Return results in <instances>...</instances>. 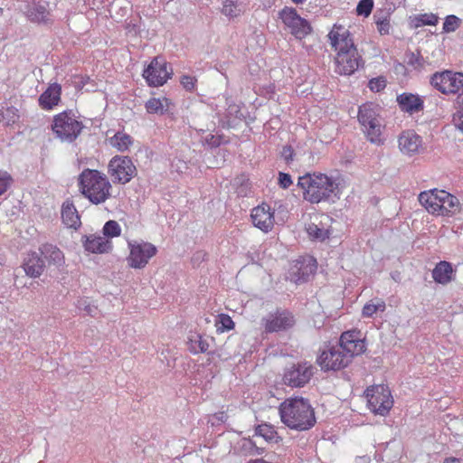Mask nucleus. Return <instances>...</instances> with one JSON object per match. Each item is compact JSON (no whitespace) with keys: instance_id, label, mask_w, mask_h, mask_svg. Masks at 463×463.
I'll use <instances>...</instances> for the list:
<instances>
[{"instance_id":"obj_27","label":"nucleus","mask_w":463,"mask_h":463,"mask_svg":"<svg viewBox=\"0 0 463 463\" xmlns=\"http://www.w3.org/2000/svg\"><path fill=\"white\" fill-rule=\"evenodd\" d=\"M455 272L450 262L442 260L437 263L433 269L432 278L437 283L446 285L454 280Z\"/></svg>"},{"instance_id":"obj_3","label":"nucleus","mask_w":463,"mask_h":463,"mask_svg":"<svg viewBox=\"0 0 463 463\" xmlns=\"http://www.w3.org/2000/svg\"><path fill=\"white\" fill-rule=\"evenodd\" d=\"M78 186L81 194L93 204L103 203L111 196V184L96 169H84L78 177Z\"/></svg>"},{"instance_id":"obj_31","label":"nucleus","mask_w":463,"mask_h":463,"mask_svg":"<svg viewBox=\"0 0 463 463\" xmlns=\"http://www.w3.org/2000/svg\"><path fill=\"white\" fill-rule=\"evenodd\" d=\"M246 10V5L240 0H223L222 14L230 19L241 15Z\"/></svg>"},{"instance_id":"obj_10","label":"nucleus","mask_w":463,"mask_h":463,"mask_svg":"<svg viewBox=\"0 0 463 463\" xmlns=\"http://www.w3.org/2000/svg\"><path fill=\"white\" fill-rule=\"evenodd\" d=\"M279 16L297 39H303L312 32L309 22L302 18L293 7L285 6L279 11Z\"/></svg>"},{"instance_id":"obj_22","label":"nucleus","mask_w":463,"mask_h":463,"mask_svg":"<svg viewBox=\"0 0 463 463\" xmlns=\"http://www.w3.org/2000/svg\"><path fill=\"white\" fill-rule=\"evenodd\" d=\"M398 141L401 151L409 156L416 154L422 143L421 137L411 130L402 132Z\"/></svg>"},{"instance_id":"obj_11","label":"nucleus","mask_w":463,"mask_h":463,"mask_svg":"<svg viewBox=\"0 0 463 463\" xmlns=\"http://www.w3.org/2000/svg\"><path fill=\"white\" fill-rule=\"evenodd\" d=\"M366 396L369 408L375 414L385 416L393 405L391 392L383 385H378L372 390L367 389Z\"/></svg>"},{"instance_id":"obj_34","label":"nucleus","mask_w":463,"mask_h":463,"mask_svg":"<svg viewBox=\"0 0 463 463\" xmlns=\"http://www.w3.org/2000/svg\"><path fill=\"white\" fill-rule=\"evenodd\" d=\"M255 435L262 437L266 441L278 442V434L277 431L271 425L269 424H260L255 428Z\"/></svg>"},{"instance_id":"obj_49","label":"nucleus","mask_w":463,"mask_h":463,"mask_svg":"<svg viewBox=\"0 0 463 463\" xmlns=\"http://www.w3.org/2000/svg\"><path fill=\"white\" fill-rule=\"evenodd\" d=\"M294 150L291 146H285L281 151V156L287 163L293 160Z\"/></svg>"},{"instance_id":"obj_39","label":"nucleus","mask_w":463,"mask_h":463,"mask_svg":"<svg viewBox=\"0 0 463 463\" xmlns=\"http://www.w3.org/2000/svg\"><path fill=\"white\" fill-rule=\"evenodd\" d=\"M103 237L114 238L118 237L121 233V228L118 222L109 220L103 226Z\"/></svg>"},{"instance_id":"obj_44","label":"nucleus","mask_w":463,"mask_h":463,"mask_svg":"<svg viewBox=\"0 0 463 463\" xmlns=\"http://www.w3.org/2000/svg\"><path fill=\"white\" fill-rule=\"evenodd\" d=\"M11 183V175L6 171L0 170V195L7 191Z\"/></svg>"},{"instance_id":"obj_54","label":"nucleus","mask_w":463,"mask_h":463,"mask_svg":"<svg viewBox=\"0 0 463 463\" xmlns=\"http://www.w3.org/2000/svg\"><path fill=\"white\" fill-rule=\"evenodd\" d=\"M210 144L213 146H218L220 145V142H218L213 136H212L211 137V141H210Z\"/></svg>"},{"instance_id":"obj_36","label":"nucleus","mask_w":463,"mask_h":463,"mask_svg":"<svg viewBox=\"0 0 463 463\" xmlns=\"http://www.w3.org/2000/svg\"><path fill=\"white\" fill-rule=\"evenodd\" d=\"M306 230L309 237L319 241H324L329 237L328 230L318 227V225L314 222L307 224Z\"/></svg>"},{"instance_id":"obj_53","label":"nucleus","mask_w":463,"mask_h":463,"mask_svg":"<svg viewBox=\"0 0 463 463\" xmlns=\"http://www.w3.org/2000/svg\"><path fill=\"white\" fill-rule=\"evenodd\" d=\"M444 463H463V461L456 458H446Z\"/></svg>"},{"instance_id":"obj_42","label":"nucleus","mask_w":463,"mask_h":463,"mask_svg":"<svg viewBox=\"0 0 463 463\" xmlns=\"http://www.w3.org/2000/svg\"><path fill=\"white\" fill-rule=\"evenodd\" d=\"M373 7V0H361L356 7V12L359 15L368 16Z\"/></svg>"},{"instance_id":"obj_19","label":"nucleus","mask_w":463,"mask_h":463,"mask_svg":"<svg viewBox=\"0 0 463 463\" xmlns=\"http://www.w3.org/2000/svg\"><path fill=\"white\" fill-rule=\"evenodd\" d=\"M317 269L316 259L313 257H302L297 260L290 269V276L296 283L307 281Z\"/></svg>"},{"instance_id":"obj_20","label":"nucleus","mask_w":463,"mask_h":463,"mask_svg":"<svg viewBox=\"0 0 463 463\" xmlns=\"http://www.w3.org/2000/svg\"><path fill=\"white\" fill-rule=\"evenodd\" d=\"M250 216L253 225L262 232H268L274 225V214L268 204L255 207Z\"/></svg>"},{"instance_id":"obj_40","label":"nucleus","mask_w":463,"mask_h":463,"mask_svg":"<svg viewBox=\"0 0 463 463\" xmlns=\"http://www.w3.org/2000/svg\"><path fill=\"white\" fill-rule=\"evenodd\" d=\"M460 19L456 15L450 14L445 18L443 24V32L444 33H452L455 32L460 25Z\"/></svg>"},{"instance_id":"obj_12","label":"nucleus","mask_w":463,"mask_h":463,"mask_svg":"<svg viewBox=\"0 0 463 463\" xmlns=\"http://www.w3.org/2000/svg\"><path fill=\"white\" fill-rule=\"evenodd\" d=\"M317 361L325 372L339 371L349 365L350 354H345L338 345H333L324 350Z\"/></svg>"},{"instance_id":"obj_18","label":"nucleus","mask_w":463,"mask_h":463,"mask_svg":"<svg viewBox=\"0 0 463 463\" xmlns=\"http://www.w3.org/2000/svg\"><path fill=\"white\" fill-rule=\"evenodd\" d=\"M327 37L332 49L335 52L356 47L351 33L343 25L334 24Z\"/></svg>"},{"instance_id":"obj_48","label":"nucleus","mask_w":463,"mask_h":463,"mask_svg":"<svg viewBox=\"0 0 463 463\" xmlns=\"http://www.w3.org/2000/svg\"><path fill=\"white\" fill-rule=\"evenodd\" d=\"M279 184L281 188L287 189L292 184L291 176L288 174L279 172Z\"/></svg>"},{"instance_id":"obj_35","label":"nucleus","mask_w":463,"mask_h":463,"mask_svg":"<svg viewBox=\"0 0 463 463\" xmlns=\"http://www.w3.org/2000/svg\"><path fill=\"white\" fill-rule=\"evenodd\" d=\"M411 22L415 28L424 25H436L439 22V17L435 14L426 13L415 15Z\"/></svg>"},{"instance_id":"obj_37","label":"nucleus","mask_w":463,"mask_h":463,"mask_svg":"<svg viewBox=\"0 0 463 463\" xmlns=\"http://www.w3.org/2000/svg\"><path fill=\"white\" fill-rule=\"evenodd\" d=\"M385 307L383 300L378 299L376 303L372 300L364 306L362 315L364 317H372L377 311L383 312Z\"/></svg>"},{"instance_id":"obj_5","label":"nucleus","mask_w":463,"mask_h":463,"mask_svg":"<svg viewBox=\"0 0 463 463\" xmlns=\"http://www.w3.org/2000/svg\"><path fill=\"white\" fill-rule=\"evenodd\" d=\"M379 108L373 103H365L359 107L358 121L367 138L374 144L382 143V124L379 119Z\"/></svg>"},{"instance_id":"obj_15","label":"nucleus","mask_w":463,"mask_h":463,"mask_svg":"<svg viewBox=\"0 0 463 463\" xmlns=\"http://www.w3.org/2000/svg\"><path fill=\"white\" fill-rule=\"evenodd\" d=\"M335 71L340 75H351L363 65L362 56L356 47L336 52Z\"/></svg>"},{"instance_id":"obj_8","label":"nucleus","mask_w":463,"mask_h":463,"mask_svg":"<svg viewBox=\"0 0 463 463\" xmlns=\"http://www.w3.org/2000/svg\"><path fill=\"white\" fill-rule=\"evenodd\" d=\"M129 255L127 258L128 266L133 269H143L146 266L149 260L154 257L156 252V247L147 241H128Z\"/></svg>"},{"instance_id":"obj_47","label":"nucleus","mask_w":463,"mask_h":463,"mask_svg":"<svg viewBox=\"0 0 463 463\" xmlns=\"http://www.w3.org/2000/svg\"><path fill=\"white\" fill-rule=\"evenodd\" d=\"M376 24H377V30H378V32L380 33L381 35L389 34L390 28H391V24H390L389 19H387V18L377 19L376 20Z\"/></svg>"},{"instance_id":"obj_41","label":"nucleus","mask_w":463,"mask_h":463,"mask_svg":"<svg viewBox=\"0 0 463 463\" xmlns=\"http://www.w3.org/2000/svg\"><path fill=\"white\" fill-rule=\"evenodd\" d=\"M217 331H228L234 327V322L232 317L226 314H221L219 319L216 322Z\"/></svg>"},{"instance_id":"obj_30","label":"nucleus","mask_w":463,"mask_h":463,"mask_svg":"<svg viewBox=\"0 0 463 463\" xmlns=\"http://www.w3.org/2000/svg\"><path fill=\"white\" fill-rule=\"evenodd\" d=\"M39 251L41 255L48 260L49 264L60 267L64 263V255L62 251L52 244H43L39 248Z\"/></svg>"},{"instance_id":"obj_17","label":"nucleus","mask_w":463,"mask_h":463,"mask_svg":"<svg viewBox=\"0 0 463 463\" xmlns=\"http://www.w3.org/2000/svg\"><path fill=\"white\" fill-rule=\"evenodd\" d=\"M24 13L32 23L47 24L52 22L49 3L43 0H29Z\"/></svg>"},{"instance_id":"obj_4","label":"nucleus","mask_w":463,"mask_h":463,"mask_svg":"<svg viewBox=\"0 0 463 463\" xmlns=\"http://www.w3.org/2000/svg\"><path fill=\"white\" fill-rule=\"evenodd\" d=\"M84 125L71 109L64 110L53 117L52 130L62 142L72 143L81 134Z\"/></svg>"},{"instance_id":"obj_50","label":"nucleus","mask_w":463,"mask_h":463,"mask_svg":"<svg viewBox=\"0 0 463 463\" xmlns=\"http://www.w3.org/2000/svg\"><path fill=\"white\" fill-rule=\"evenodd\" d=\"M453 121L456 128L463 133V108L454 114Z\"/></svg>"},{"instance_id":"obj_9","label":"nucleus","mask_w":463,"mask_h":463,"mask_svg":"<svg viewBox=\"0 0 463 463\" xmlns=\"http://www.w3.org/2000/svg\"><path fill=\"white\" fill-rule=\"evenodd\" d=\"M430 84L443 94H457L463 88V73L452 71L435 72Z\"/></svg>"},{"instance_id":"obj_1","label":"nucleus","mask_w":463,"mask_h":463,"mask_svg":"<svg viewBox=\"0 0 463 463\" xmlns=\"http://www.w3.org/2000/svg\"><path fill=\"white\" fill-rule=\"evenodd\" d=\"M298 186L302 190L303 198L310 203H334L340 197L339 184L326 174L307 173L298 177Z\"/></svg>"},{"instance_id":"obj_51","label":"nucleus","mask_w":463,"mask_h":463,"mask_svg":"<svg viewBox=\"0 0 463 463\" xmlns=\"http://www.w3.org/2000/svg\"><path fill=\"white\" fill-rule=\"evenodd\" d=\"M248 445H249V449H255L256 450V453L257 454H262L263 453V449H260L256 446V444L251 440V439H249L247 441Z\"/></svg>"},{"instance_id":"obj_16","label":"nucleus","mask_w":463,"mask_h":463,"mask_svg":"<svg viewBox=\"0 0 463 463\" xmlns=\"http://www.w3.org/2000/svg\"><path fill=\"white\" fill-rule=\"evenodd\" d=\"M338 347L345 354H350V363L354 356L363 354L366 350L364 340L361 338V332L354 329L342 333Z\"/></svg>"},{"instance_id":"obj_23","label":"nucleus","mask_w":463,"mask_h":463,"mask_svg":"<svg viewBox=\"0 0 463 463\" xmlns=\"http://www.w3.org/2000/svg\"><path fill=\"white\" fill-rule=\"evenodd\" d=\"M419 202L432 214L440 215V213H442V208H445V206L440 203L439 191L421 192L419 194Z\"/></svg>"},{"instance_id":"obj_56","label":"nucleus","mask_w":463,"mask_h":463,"mask_svg":"<svg viewBox=\"0 0 463 463\" xmlns=\"http://www.w3.org/2000/svg\"><path fill=\"white\" fill-rule=\"evenodd\" d=\"M295 4H303L306 0H292Z\"/></svg>"},{"instance_id":"obj_21","label":"nucleus","mask_w":463,"mask_h":463,"mask_svg":"<svg viewBox=\"0 0 463 463\" xmlns=\"http://www.w3.org/2000/svg\"><path fill=\"white\" fill-rule=\"evenodd\" d=\"M61 86L59 83H52L40 95L38 99L39 106L45 110H52L61 101Z\"/></svg>"},{"instance_id":"obj_25","label":"nucleus","mask_w":463,"mask_h":463,"mask_svg":"<svg viewBox=\"0 0 463 463\" xmlns=\"http://www.w3.org/2000/svg\"><path fill=\"white\" fill-rule=\"evenodd\" d=\"M23 268L27 276L39 278L44 271V260L36 252H30L24 258Z\"/></svg>"},{"instance_id":"obj_33","label":"nucleus","mask_w":463,"mask_h":463,"mask_svg":"<svg viewBox=\"0 0 463 463\" xmlns=\"http://www.w3.org/2000/svg\"><path fill=\"white\" fill-rule=\"evenodd\" d=\"M440 194V203L445 206L442 208V213L440 215H449L456 211L458 207V199L445 191H439Z\"/></svg>"},{"instance_id":"obj_24","label":"nucleus","mask_w":463,"mask_h":463,"mask_svg":"<svg viewBox=\"0 0 463 463\" xmlns=\"http://www.w3.org/2000/svg\"><path fill=\"white\" fill-rule=\"evenodd\" d=\"M397 102L400 109L407 113L413 114L423 109V100L412 93H402L397 96Z\"/></svg>"},{"instance_id":"obj_57","label":"nucleus","mask_w":463,"mask_h":463,"mask_svg":"<svg viewBox=\"0 0 463 463\" xmlns=\"http://www.w3.org/2000/svg\"><path fill=\"white\" fill-rule=\"evenodd\" d=\"M3 14V9L0 8V15Z\"/></svg>"},{"instance_id":"obj_52","label":"nucleus","mask_w":463,"mask_h":463,"mask_svg":"<svg viewBox=\"0 0 463 463\" xmlns=\"http://www.w3.org/2000/svg\"><path fill=\"white\" fill-rule=\"evenodd\" d=\"M214 417L216 418L217 420L221 421H225L227 419V415L222 411L216 413Z\"/></svg>"},{"instance_id":"obj_43","label":"nucleus","mask_w":463,"mask_h":463,"mask_svg":"<svg viewBox=\"0 0 463 463\" xmlns=\"http://www.w3.org/2000/svg\"><path fill=\"white\" fill-rule=\"evenodd\" d=\"M196 78L190 75H183L180 80L181 85L187 91H194L196 87Z\"/></svg>"},{"instance_id":"obj_38","label":"nucleus","mask_w":463,"mask_h":463,"mask_svg":"<svg viewBox=\"0 0 463 463\" xmlns=\"http://www.w3.org/2000/svg\"><path fill=\"white\" fill-rule=\"evenodd\" d=\"M167 102V99L161 100L160 99L151 98L146 102V109L151 114H163L165 111V106L163 102Z\"/></svg>"},{"instance_id":"obj_28","label":"nucleus","mask_w":463,"mask_h":463,"mask_svg":"<svg viewBox=\"0 0 463 463\" xmlns=\"http://www.w3.org/2000/svg\"><path fill=\"white\" fill-rule=\"evenodd\" d=\"M209 337L196 332H191L187 338V348L194 354L208 352L210 343Z\"/></svg>"},{"instance_id":"obj_26","label":"nucleus","mask_w":463,"mask_h":463,"mask_svg":"<svg viewBox=\"0 0 463 463\" xmlns=\"http://www.w3.org/2000/svg\"><path fill=\"white\" fill-rule=\"evenodd\" d=\"M83 245L87 251L92 253L109 252L112 246L111 242L105 237L96 234L84 236Z\"/></svg>"},{"instance_id":"obj_14","label":"nucleus","mask_w":463,"mask_h":463,"mask_svg":"<svg viewBox=\"0 0 463 463\" xmlns=\"http://www.w3.org/2000/svg\"><path fill=\"white\" fill-rule=\"evenodd\" d=\"M315 367L305 362L293 364L283 375L284 383L290 387L300 388L309 383L314 375Z\"/></svg>"},{"instance_id":"obj_46","label":"nucleus","mask_w":463,"mask_h":463,"mask_svg":"<svg viewBox=\"0 0 463 463\" xmlns=\"http://www.w3.org/2000/svg\"><path fill=\"white\" fill-rule=\"evenodd\" d=\"M408 64L413 66L414 68H421L423 67L425 61L423 57L418 53L411 52L408 55Z\"/></svg>"},{"instance_id":"obj_6","label":"nucleus","mask_w":463,"mask_h":463,"mask_svg":"<svg viewBox=\"0 0 463 463\" xmlns=\"http://www.w3.org/2000/svg\"><path fill=\"white\" fill-rule=\"evenodd\" d=\"M260 325L267 334L285 332L296 325V317L289 309L278 307L262 317Z\"/></svg>"},{"instance_id":"obj_29","label":"nucleus","mask_w":463,"mask_h":463,"mask_svg":"<svg viewBox=\"0 0 463 463\" xmlns=\"http://www.w3.org/2000/svg\"><path fill=\"white\" fill-rule=\"evenodd\" d=\"M61 219L63 223L71 229H78L81 222L77 209L72 203L66 201L61 206Z\"/></svg>"},{"instance_id":"obj_13","label":"nucleus","mask_w":463,"mask_h":463,"mask_svg":"<svg viewBox=\"0 0 463 463\" xmlns=\"http://www.w3.org/2000/svg\"><path fill=\"white\" fill-rule=\"evenodd\" d=\"M173 73L168 63L162 56L155 57L143 72L147 84L153 87L163 86Z\"/></svg>"},{"instance_id":"obj_7","label":"nucleus","mask_w":463,"mask_h":463,"mask_svg":"<svg viewBox=\"0 0 463 463\" xmlns=\"http://www.w3.org/2000/svg\"><path fill=\"white\" fill-rule=\"evenodd\" d=\"M108 172L113 183L125 184L137 175V168L130 157L115 156L109 163Z\"/></svg>"},{"instance_id":"obj_2","label":"nucleus","mask_w":463,"mask_h":463,"mask_svg":"<svg viewBox=\"0 0 463 463\" xmlns=\"http://www.w3.org/2000/svg\"><path fill=\"white\" fill-rule=\"evenodd\" d=\"M281 421L289 429L304 431L316 423L315 411L307 399L295 397L285 400L279 406Z\"/></svg>"},{"instance_id":"obj_32","label":"nucleus","mask_w":463,"mask_h":463,"mask_svg":"<svg viewBox=\"0 0 463 463\" xmlns=\"http://www.w3.org/2000/svg\"><path fill=\"white\" fill-rule=\"evenodd\" d=\"M110 145L117 148L120 152H125L128 150L130 146L133 143V138L130 135L124 132H117L112 137L109 139Z\"/></svg>"},{"instance_id":"obj_45","label":"nucleus","mask_w":463,"mask_h":463,"mask_svg":"<svg viewBox=\"0 0 463 463\" xmlns=\"http://www.w3.org/2000/svg\"><path fill=\"white\" fill-rule=\"evenodd\" d=\"M368 87L372 91L379 92L386 87V80L383 77L373 78L369 81Z\"/></svg>"},{"instance_id":"obj_55","label":"nucleus","mask_w":463,"mask_h":463,"mask_svg":"<svg viewBox=\"0 0 463 463\" xmlns=\"http://www.w3.org/2000/svg\"><path fill=\"white\" fill-rule=\"evenodd\" d=\"M457 102L459 105H463V89H462V92L457 97Z\"/></svg>"}]
</instances>
